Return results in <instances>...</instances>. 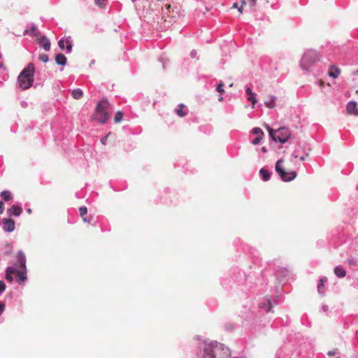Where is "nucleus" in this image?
<instances>
[{
  "mask_svg": "<svg viewBox=\"0 0 358 358\" xmlns=\"http://www.w3.org/2000/svg\"><path fill=\"white\" fill-rule=\"evenodd\" d=\"M17 261L19 266L15 264L14 266L7 268L6 273V279L9 282H13V275H16L19 284H22L27 280L26 257L22 252L17 254Z\"/></svg>",
  "mask_w": 358,
  "mask_h": 358,
  "instance_id": "obj_1",
  "label": "nucleus"
},
{
  "mask_svg": "<svg viewBox=\"0 0 358 358\" xmlns=\"http://www.w3.org/2000/svg\"><path fill=\"white\" fill-rule=\"evenodd\" d=\"M203 357L205 358H229L230 352L223 344L211 342L205 345Z\"/></svg>",
  "mask_w": 358,
  "mask_h": 358,
  "instance_id": "obj_2",
  "label": "nucleus"
},
{
  "mask_svg": "<svg viewBox=\"0 0 358 358\" xmlns=\"http://www.w3.org/2000/svg\"><path fill=\"white\" fill-rule=\"evenodd\" d=\"M34 71V64L30 63L20 73L17 83L22 90H27L33 85Z\"/></svg>",
  "mask_w": 358,
  "mask_h": 358,
  "instance_id": "obj_3",
  "label": "nucleus"
},
{
  "mask_svg": "<svg viewBox=\"0 0 358 358\" xmlns=\"http://www.w3.org/2000/svg\"><path fill=\"white\" fill-rule=\"evenodd\" d=\"M110 105L106 99H101L96 105L94 118L99 122L103 124L110 117Z\"/></svg>",
  "mask_w": 358,
  "mask_h": 358,
  "instance_id": "obj_4",
  "label": "nucleus"
},
{
  "mask_svg": "<svg viewBox=\"0 0 358 358\" xmlns=\"http://www.w3.org/2000/svg\"><path fill=\"white\" fill-rule=\"evenodd\" d=\"M320 59V56L315 50H308L302 57L301 61V67L305 70H308Z\"/></svg>",
  "mask_w": 358,
  "mask_h": 358,
  "instance_id": "obj_5",
  "label": "nucleus"
},
{
  "mask_svg": "<svg viewBox=\"0 0 358 358\" xmlns=\"http://www.w3.org/2000/svg\"><path fill=\"white\" fill-rule=\"evenodd\" d=\"M266 129H268V133L273 141H278L282 143L287 142L291 135L290 131L285 127L280 128L275 131L267 125Z\"/></svg>",
  "mask_w": 358,
  "mask_h": 358,
  "instance_id": "obj_6",
  "label": "nucleus"
},
{
  "mask_svg": "<svg viewBox=\"0 0 358 358\" xmlns=\"http://www.w3.org/2000/svg\"><path fill=\"white\" fill-rule=\"evenodd\" d=\"M283 162V159L278 160L275 164V171L280 176L281 179L284 181H291L294 180L296 176L295 171L287 172L282 167L281 164Z\"/></svg>",
  "mask_w": 358,
  "mask_h": 358,
  "instance_id": "obj_7",
  "label": "nucleus"
},
{
  "mask_svg": "<svg viewBox=\"0 0 358 358\" xmlns=\"http://www.w3.org/2000/svg\"><path fill=\"white\" fill-rule=\"evenodd\" d=\"M257 0H241V4L238 2L234 3L232 8H238L240 15L243 14L244 8H248L250 10H255Z\"/></svg>",
  "mask_w": 358,
  "mask_h": 358,
  "instance_id": "obj_8",
  "label": "nucleus"
},
{
  "mask_svg": "<svg viewBox=\"0 0 358 358\" xmlns=\"http://www.w3.org/2000/svg\"><path fill=\"white\" fill-rule=\"evenodd\" d=\"M37 42L43 48L45 51H49L50 49V42L49 39L41 36L40 34L36 35Z\"/></svg>",
  "mask_w": 358,
  "mask_h": 358,
  "instance_id": "obj_9",
  "label": "nucleus"
},
{
  "mask_svg": "<svg viewBox=\"0 0 358 358\" xmlns=\"http://www.w3.org/2000/svg\"><path fill=\"white\" fill-rule=\"evenodd\" d=\"M3 230L6 232H11L15 229V222L12 219L3 218L2 220Z\"/></svg>",
  "mask_w": 358,
  "mask_h": 358,
  "instance_id": "obj_10",
  "label": "nucleus"
},
{
  "mask_svg": "<svg viewBox=\"0 0 358 358\" xmlns=\"http://www.w3.org/2000/svg\"><path fill=\"white\" fill-rule=\"evenodd\" d=\"M277 98L272 95H268L265 98L264 104L268 108H274L276 106L275 101Z\"/></svg>",
  "mask_w": 358,
  "mask_h": 358,
  "instance_id": "obj_11",
  "label": "nucleus"
},
{
  "mask_svg": "<svg viewBox=\"0 0 358 358\" xmlns=\"http://www.w3.org/2000/svg\"><path fill=\"white\" fill-rule=\"evenodd\" d=\"M346 110L350 115H358V108H357L356 103L354 101L348 103Z\"/></svg>",
  "mask_w": 358,
  "mask_h": 358,
  "instance_id": "obj_12",
  "label": "nucleus"
},
{
  "mask_svg": "<svg viewBox=\"0 0 358 358\" xmlns=\"http://www.w3.org/2000/svg\"><path fill=\"white\" fill-rule=\"evenodd\" d=\"M246 94L248 95V101L252 103V108H254L255 105L257 102V100L256 99V94L253 93L250 87L246 88Z\"/></svg>",
  "mask_w": 358,
  "mask_h": 358,
  "instance_id": "obj_13",
  "label": "nucleus"
},
{
  "mask_svg": "<svg viewBox=\"0 0 358 358\" xmlns=\"http://www.w3.org/2000/svg\"><path fill=\"white\" fill-rule=\"evenodd\" d=\"M327 281V277H322L317 285V291L320 294L324 295L325 293L324 283Z\"/></svg>",
  "mask_w": 358,
  "mask_h": 358,
  "instance_id": "obj_14",
  "label": "nucleus"
},
{
  "mask_svg": "<svg viewBox=\"0 0 358 358\" xmlns=\"http://www.w3.org/2000/svg\"><path fill=\"white\" fill-rule=\"evenodd\" d=\"M22 212V209L17 205H13L8 210V213L14 216H19Z\"/></svg>",
  "mask_w": 358,
  "mask_h": 358,
  "instance_id": "obj_15",
  "label": "nucleus"
},
{
  "mask_svg": "<svg viewBox=\"0 0 358 358\" xmlns=\"http://www.w3.org/2000/svg\"><path fill=\"white\" fill-rule=\"evenodd\" d=\"M328 74L330 77L336 78L341 74V70L334 65H332L330 66Z\"/></svg>",
  "mask_w": 358,
  "mask_h": 358,
  "instance_id": "obj_16",
  "label": "nucleus"
},
{
  "mask_svg": "<svg viewBox=\"0 0 358 358\" xmlns=\"http://www.w3.org/2000/svg\"><path fill=\"white\" fill-rule=\"evenodd\" d=\"M176 112L180 117H185L187 114V110H185V106L183 103L178 105Z\"/></svg>",
  "mask_w": 358,
  "mask_h": 358,
  "instance_id": "obj_17",
  "label": "nucleus"
},
{
  "mask_svg": "<svg viewBox=\"0 0 358 358\" xmlns=\"http://www.w3.org/2000/svg\"><path fill=\"white\" fill-rule=\"evenodd\" d=\"M260 308L265 309L266 312H268L271 310V301L269 299L266 298L264 299V302H262L260 306Z\"/></svg>",
  "mask_w": 358,
  "mask_h": 358,
  "instance_id": "obj_18",
  "label": "nucleus"
},
{
  "mask_svg": "<svg viewBox=\"0 0 358 358\" xmlns=\"http://www.w3.org/2000/svg\"><path fill=\"white\" fill-rule=\"evenodd\" d=\"M56 63L59 65H65L66 63V58L63 54H58L55 57Z\"/></svg>",
  "mask_w": 358,
  "mask_h": 358,
  "instance_id": "obj_19",
  "label": "nucleus"
},
{
  "mask_svg": "<svg viewBox=\"0 0 358 358\" xmlns=\"http://www.w3.org/2000/svg\"><path fill=\"white\" fill-rule=\"evenodd\" d=\"M334 273L338 278H343L346 275L345 269L341 266L335 267Z\"/></svg>",
  "mask_w": 358,
  "mask_h": 358,
  "instance_id": "obj_20",
  "label": "nucleus"
},
{
  "mask_svg": "<svg viewBox=\"0 0 358 358\" xmlns=\"http://www.w3.org/2000/svg\"><path fill=\"white\" fill-rule=\"evenodd\" d=\"M71 95L75 99H80L83 97V91L80 89L73 90L71 92Z\"/></svg>",
  "mask_w": 358,
  "mask_h": 358,
  "instance_id": "obj_21",
  "label": "nucleus"
},
{
  "mask_svg": "<svg viewBox=\"0 0 358 358\" xmlns=\"http://www.w3.org/2000/svg\"><path fill=\"white\" fill-rule=\"evenodd\" d=\"M259 173L264 181H267L270 179L271 174L267 170L264 169H261L259 171Z\"/></svg>",
  "mask_w": 358,
  "mask_h": 358,
  "instance_id": "obj_22",
  "label": "nucleus"
},
{
  "mask_svg": "<svg viewBox=\"0 0 358 358\" xmlns=\"http://www.w3.org/2000/svg\"><path fill=\"white\" fill-rule=\"evenodd\" d=\"M1 196L6 201H10L12 199V196L10 192L4 190L1 192Z\"/></svg>",
  "mask_w": 358,
  "mask_h": 358,
  "instance_id": "obj_23",
  "label": "nucleus"
},
{
  "mask_svg": "<svg viewBox=\"0 0 358 358\" xmlns=\"http://www.w3.org/2000/svg\"><path fill=\"white\" fill-rule=\"evenodd\" d=\"M123 118V113L121 111H117L114 117V122L115 123L120 122Z\"/></svg>",
  "mask_w": 358,
  "mask_h": 358,
  "instance_id": "obj_24",
  "label": "nucleus"
},
{
  "mask_svg": "<svg viewBox=\"0 0 358 358\" xmlns=\"http://www.w3.org/2000/svg\"><path fill=\"white\" fill-rule=\"evenodd\" d=\"M79 211H80V215L83 217V220L85 222H87V220H86V218L84 217V216L87 213V208L85 206H82L79 208Z\"/></svg>",
  "mask_w": 358,
  "mask_h": 358,
  "instance_id": "obj_25",
  "label": "nucleus"
},
{
  "mask_svg": "<svg viewBox=\"0 0 358 358\" xmlns=\"http://www.w3.org/2000/svg\"><path fill=\"white\" fill-rule=\"evenodd\" d=\"M253 134H256L258 136H264V132L262 131V130L259 128V127H255L253 129V131H252Z\"/></svg>",
  "mask_w": 358,
  "mask_h": 358,
  "instance_id": "obj_26",
  "label": "nucleus"
},
{
  "mask_svg": "<svg viewBox=\"0 0 358 358\" xmlns=\"http://www.w3.org/2000/svg\"><path fill=\"white\" fill-rule=\"evenodd\" d=\"M65 43L66 44V50L68 52H71V49H72V45H71V41L70 40V37L67 38L65 41Z\"/></svg>",
  "mask_w": 358,
  "mask_h": 358,
  "instance_id": "obj_27",
  "label": "nucleus"
},
{
  "mask_svg": "<svg viewBox=\"0 0 358 358\" xmlns=\"http://www.w3.org/2000/svg\"><path fill=\"white\" fill-rule=\"evenodd\" d=\"M217 91L219 93H220L221 94L224 92V83L222 82H221L220 83L218 84V85L217 87Z\"/></svg>",
  "mask_w": 358,
  "mask_h": 358,
  "instance_id": "obj_28",
  "label": "nucleus"
},
{
  "mask_svg": "<svg viewBox=\"0 0 358 358\" xmlns=\"http://www.w3.org/2000/svg\"><path fill=\"white\" fill-rule=\"evenodd\" d=\"M39 59L43 62H47L48 61V56L45 54H41L39 55Z\"/></svg>",
  "mask_w": 358,
  "mask_h": 358,
  "instance_id": "obj_29",
  "label": "nucleus"
},
{
  "mask_svg": "<svg viewBox=\"0 0 358 358\" xmlns=\"http://www.w3.org/2000/svg\"><path fill=\"white\" fill-rule=\"evenodd\" d=\"M262 136H257L253 141H252V143L254 145H257L260 143V141H262Z\"/></svg>",
  "mask_w": 358,
  "mask_h": 358,
  "instance_id": "obj_30",
  "label": "nucleus"
},
{
  "mask_svg": "<svg viewBox=\"0 0 358 358\" xmlns=\"http://www.w3.org/2000/svg\"><path fill=\"white\" fill-rule=\"evenodd\" d=\"M6 289V284L2 280H0V294L3 292Z\"/></svg>",
  "mask_w": 358,
  "mask_h": 358,
  "instance_id": "obj_31",
  "label": "nucleus"
},
{
  "mask_svg": "<svg viewBox=\"0 0 358 358\" xmlns=\"http://www.w3.org/2000/svg\"><path fill=\"white\" fill-rule=\"evenodd\" d=\"M95 3L100 8H104L105 5L101 0H94Z\"/></svg>",
  "mask_w": 358,
  "mask_h": 358,
  "instance_id": "obj_32",
  "label": "nucleus"
},
{
  "mask_svg": "<svg viewBox=\"0 0 358 358\" xmlns=\"http://www.w3.org/2000/svg\"><path fill=\"white\" fill-rule=\"evenodd\" d=\"M58 45L59 46V48L62 49V50H64V40H60L58 43Z\"/></svg>",
  "mask_w": 358,
  "mask_h": 358,
  "instance_id": "obj_33",
  "label": "nucleus"
},
{
  "mask_svg": "<svg viewBox=\"0 0 358 358\" xmlns=\"http://www.w3.org/2000/svg\"><path fill=\"white\" fill-rule=\"evenodd\" d=\"M5 308V304L2 302H0V315H1L2 312L3 311Z\"/></svg>",
  "mask_w": 358,
  "mask_h": 358,
  "instance_id": "obj_34",
  "label": "nucleus"
},
{
  "mask_svg": "<svg viewBox=\"0 0 358 358\" xmlns=\"http://www.w3.org/2000/svg\"><path fill=\"white\" fill-rule=\"evenodd\" d=\"M4 209V204L2 201H0V214L3 213Z\"/></svg>",
  "mask_w": 358,
  "mask_h": 358,
  "instance_id": "obj_35",
  "label": "nucleus"
},
{
  "mask_svg": "<svg viewBox=\"0 0 358 358\" xmlns=\"http://www.w3.org/2000/svg\"><path fill=\"white\" fill-rule=\"evenodd\" d=\"M336 354V350H331V351H329V352H327V355H328L329 356H334V355H335Z\"/></svg>",
  "mask_w": 358,
  "mask_h": 358,
  "instance_id": "obj_36",
  "label": "nucleus"
},
{
  "mask_svg": "<svg viewBox=\"0 0 358 358\" xmlns=\"http://www.w3.org/2000/svg\"><path fill=\"white\" fill-rule=\"evenodd\" d=\"M101 142L103 145H106V142H107V136L102 138L101 139Z\"/></svg>",
  "mask_w": 358,
  "mask_h": 358,
  "instance_id": "obj_37",
  "label": "nucleus"
},
{
  "mask_svg": "<svg viewBox=\"0 0 358 358\" xmlns=\"http://www.w3.org/2000/svg\"><path fill=\"white\" fill-rule=\"evenodd\" d=\"M218 100H219L220 101H222L223 100V98H222V95H221V94H220V95H219V96H218Z\"/></svg>",
  "mask_w": 358,
  "mask_h": 358,
  "instance_id": "obj_38",
  "label": "nucleus"
},
{
  "mask_svg": "<svg viewBox=\"0 0 358 358\" xmlns=\"http://www.w3.org/2000/svg\"><path fill=\"white\" fill-rule=\"evenodd\" d=\"M305 159H306V157L304 156L301 157V158H300L301 161H302V162L304 161Z\"/></svg>",
  "mask_w": 358,
  "mask_h": 358,
  "instance_id": "obj_39",
  "label": "nucleus"
},
{
  "mask_svg": "<svg viewBox=\"0 0 358 358\" xmlns=\"http://www.w3.org/2000/svg\"><path fill=\"white\" fill-rule=\"evenodd\" d=\"M320 86L321 87L324 86V82L322 80L320 81Z\"/></svg>",
  "mask_w": 358,
  "mask_h": 358,
  "instance_id": "obj_40",
  "label": "nucleus"
},
{
  "mask_svg": "<svg viewBox=\"0 0 358 358\" xmlns=\"http://www.w3.org/2000/svg\"><path fill=\"white\" fill-rule=\"evenodd\" d=\"M292 157H294V158H297V155H296L294 154L292 155Z\"/></svg>",
  "mask_w": 358,
  "mask_h": 358,
  "instance_id": "obj_41",
  "label": "nucleus"
},
{
  "mask_svg": "<svg viewBox=\"0 0 358 358\" xmlns=\"http://www.w3.org/2000/svg\"><path fill=\"white\" fill-rule=\"evenodd\" d=\"M35 29H36V28H35V27H33V28L31 29V31H35Z\"/></svg>",
  "mask_w": 358,
  "mask_h": 358,
  "instance_id": "obj_42",
  "label": "nucleus"
},
{
  "mask_svg": "<svg viewBox=\"0 0 358 358\" xmlns=\"http://www.w3.org/2000/svg\"><path fill=\"white\" fill-rule=\"evenodd\" d=\"M262 151H263V152H266V149H265V148H262Z\"/></svg>",
  "mask_w": 358,
  "mask_h": 358,
  "instance_id": "obj_43",
  "label": "nucleus"
},
{
  "mask_svg": "<svg viewBox=\"0 0 358 358\" xmlns=\"http://www.w3.org/2000/svg\"><path fill=\"white\" fill-rule=\"evenodd\" d=\"M171 7V5H167V8H169Z\"/></svg>",
  "mask_w": 358,
  "mask_h": 358,
  "instance_id": "obj_44",
  "label": "nucleus"
},
{
  "mask_svg": "<svg viewBox=\"0 0 358 358\" xmlns=\"http://www.w3.org/2000/svg\"><path fill=\"white\" fill-rule=\"evenodd\" d=\"M110 135V133H108V134H107V136H106L108 137V136H109Z\"/></svg>",
  "mask_w": 358,
  "mask_h": 358,
  "instance_id": "obj_45",
  "label": "nucleus"
},
{
  "mask_svg": "<svg viewBox=\"0 0 358 358\" xmlns=\"http://www.w3.org/2000/svg\"><path fill=\"white\" fill-rule=\"evenodd\" d=\"M110 135V133H108V134H107V136H106L108 137V136H109Z\"/></svg>",
  "mask_w": 358,
  "mask_h": 358,
  "instance_id": "obj_46",
  "label": "nucleus"
},
{
  "mask_svg": "<svg viewBox=\"0 0 358 358\" xmlns=\"http://www.w3.org/2000/svg\"><path fill=\"white\" fill-rule=\"evenodd\" d=\"M110 135V133H108V134H107V136H106L108 137V136H109Z\"/></svg>",
  "mask_w": 358,
  "mask_h": 358,
  "instance_id": "obj_47",
  "label": "nucleus"
},
{
  "mask_svg": "<svg viewBox=\"0 0 358 358\" xmlns=\"http://www.w3.org/2000/svg\"><path fill=\"white\" fill-rule=\"evenodd\" d=\"M103 2H104L106 0H101Z\"/></svg>",
  "mask_w": 358,
  "mask_h": 358,
  "instance_id": "obj_48",
  "label": "nucleus"
},
{
  "mask_svg": "<svg viewBox=\"0 0 358 358\" xmlns=\"http://www.w3.org/2000/svg\"><path fill=\"white\" fill-rule=\"evenodd\" d=\"M133 1H134L135 0H132Z\"/></svg>",
  "mask_w": 358,
  "mask_h": 358,
  "instance_id": "obj_49",
  "label": "nucleus"
},
{
  "mask_svg": "<svg viewBox=\"0 0 358 358\" xmlns=\"http://www.w3.org/2000/svg\"><path fill=\"white\" fill-rule=\"evenodd\" d=\"M336 358H341V357H336Z\"/></svg>",
  "mask_w": 358,
  "mask_h": 358,
  "instance_id": "obj_50",
  "label": "nucleus"
}]
</instances>
